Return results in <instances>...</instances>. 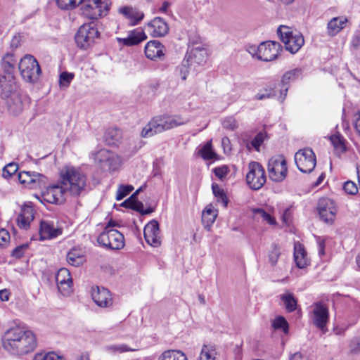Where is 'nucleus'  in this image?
Instances as JSON below:
<instances>
[{"label": "nucleus", "instance_id": "f257e3e1", "mask_svg": "<svg viewBox=\"0 0 360 360\" xmlns=\"http://www.w3.org/2000/svg\"><path fill=\"white\" fill-rule=\"evenodd\" d=\"M60 181L51 184L42 192L43 199L52 204H60L65 200V194L78 197L86 192V176L78 168L65 167L60 172Z\"/></svg>", "mask_w": 360, "mask_h": 360}, {"label": "nucleus", "instance_id": "f03ea898", "mask_svg": "<svg viewBox=\"0 0 360 360\" xmlns=\"http://www.w3.org/2000/svg\"><path fill=\"white\" fill-rule=\"evenodd\" d=\"M35 334L25 326H15L6 330L2 338V346L13 355H24L37 347Z\"/></svg>", "mask_w": 360, "mask_h": 360}, {"label": "nucleus", "instance_id": "7ed1b4c3", "mask_svg": "<svg viewBox=\"0 0 360 360\" xmlns=\"http://www.w3.org/2000/svg\"><path fill=\"white\" fill-rule=\"evenodd\" d=\"M188 120L181 115H162L154 117L143 129L141 136L143 138L151 137L157 134L184 125Z\"/></svg>", "mask_w": 360, "mask_h": 360}, {"label": "nucleus", "instance_id": "20e7f679", "mask_svg": "<svg viewBox=\"0 0 360 360\" xmlns=\"http://www.w3.org/2000/svg\"><path fill=\"white\" fill-rule=\"evenodd\" d=\"M279 39L285 44V48L291 53H297L304 44L302 34L292 28L281 25L277 30Z\"/></svg>", "mask_w": 360, "mask_h": 360}, {"label": "nucleus", "instance_id": "39448f33", "mask_svg": "<svg viewBox=\"0 0 360 360\" xmlns=\"http://www.w3.org/2000/svg\"><path fill=\"white\" fill-rule=\"evenodd\" d=\"M82 14L89 19H97L105 15L110 8L109 0H82Z\"/></svg>", "mask_w": 360, "mask_h": 360}, {"label": "nucleus", "instance_id": "423d86ee", "mask_svg": "<svg viewBox=\"0 0 360 360\" xmlns=\"http://www.w3.org/2000/svg\"><path fill=\"white\" fill-rule=\"evenodd\" d=\"M18 68L23 79L30 83L36 82L41 73L37 59L32 55H25L21 58Z\"/></svg>", "mask_w": 360, "mask_h": 360}, {"label": "nucleus", "instance_id": "0eeeda50", "mask_svg": "<svg viewBox=\"0 0 360 360\" xmlns=\"http://www.w3.org/2000/svg\"><path fill=\"white\" fill-rule=\"evenodd\" d=\"M100 33L94 22L82 25L75 34V42L79 48L86 50L98 38Z\"/></svg>", "mask_w": 360, "mask_h": 360}, {"label": "nucleus", "instance_id": "6e6552de", "mask_svg": "<svg viewBox=\"0 0 360 360\" xmlns=\"http://www.w3.org/2000/svg\"><path fill=\"white\" fill-rule=\"evenodd\" d=\"M248 172L245 180L248 186L252 190H259L266 181L265 170L262 165L257 162H250L248 164Z\"/></svg>", "mask_w": 360, "mask_h": 360}, {"label": "nucleus", "instance_id": "1a4fd4ad", "mask_svg": "<svg viewBox=\"0 0 360 360\" xmlns=\"http://www.w3.org/2000/svg\"><path fill=\"white\" fill-rule=\"evenodd\" d=\"M97 242L110 250H120L124 246V237L116 229H106L98 236Z\"/></svg>", "mask_w": 360, "mask_h": 360}, {"label": "nucleus", "instance_id": "9d476101", "mask_svg": "<svg viewBox=\"0 0 360 360\" xmlns=\"http://www.w3.org/2000/svg\"><path fill=\"white\" fill-rule=\"evenodd\" d=\"M94 160L104 171L113 172L120 167L121 159L115 153L102 149L94 155Z\"/></svg>", "mask_w": 360, "mask_h": 360}, {"label": "nucleus", "instance_id": "9b49d317", "mask_svg": "<svg viewBox=\"0 0 360 360\" xmlns=\"http://www.w3.org/2000/svg\"><path fill=\"white\" fill-rule=\"evenodd\" d=\"M267 169L269 178L272 181H282L285 178L288 172L285 158L283 155L272 157L268 162Z\"/></svg>", "mask_w": 360, "mask_h": 360}, {"label": "nucleus", "instance_id": "f8f14e48", "mask_svg": "<svg viewBox=\"0 0 360 360\" xmlns=\"http://www.w3.org/2000/svg\"><path fill=\"white\" fill-rule=\"evenodd\" d=\"M295 162L300 172L310 173L316 166V155L311 149L304 148L295 153Z\"/></svg>", "mask_w": 360, "mask_h": 360}, {"label": "nucleus", "instance_id": "ddd939ff", "mask_svg": "<svg viewBox=\"0 0 360 360\" xmlns=\"http://www.w3.org/2000/svg\"><path fill=\"white\" fill-rule=\"evenodd\" d=\"M282 50V46L278 42L273 41L262 42L259 60L266 62L271 61L279 56Z\"/></svg>", "mask_w": 360, "mask_h": 360}, {"label": "nucleus", "instance_id": "4468645a", "mask_svg": "<svg viewBox=\"0 0 360 360\" xmlns=\"http://www.w3.org/2000/svg\"><path fill=\"white\" fill-rule=\"evenodd\" d=\"M318 211L321 219L326 223L333 222L337 209L335 202L330 198H321L318 203Z\"/></svg>", "mask_w": 360, "mask_h": 360}, {"label": "nucleus", "instance_id": "2eb2a0df", "mask_svg": "<svg viewBox=\"0 0 360 360\" xmlns=\"http://www.w3.org/2000/svg\"><path fill=\"white\" fill-rule=\"evenodd\" d=\"M312 321L319 329L324 331L329 319L328 307L321 302H315L313 306Z\"/></svg>", "mask_w": 360, "mask_h": 360}, {"label": "nucleus", "instance_id": "dca6fc26", "mask_svg": "<svg viewBox=\"0 0 360 360\" xmlns=\"http://www.w3.org/2000/svg\"><path fill=\"white\" fill-rule=\"evenodd\" d=\"M17 92L15 78L12 73L0 76V96L3 99L8 98Z\"/></svg>", "mask_w": 360, "mask_h": 360}, {"label": "nucleus", "instance_id": "f3484780", "mask_svg": "<svg viewBox=\"0 0 360 360\" xmlns=\"http://www.w3.org/2000/svg\"><path fill=\"white\" fill-rule=\"evenodd\" d=\"M63 229L58 227L53 221L41 220L39 225V237L41 240L55 238L60 236Z\"/></svg>", "mask_w": 360, "mask_h": 360}, {"label": "nucleus", "instance_id": "a211bd4d", "mask_svg": "<svg viewBox=\"0 0 360 360\" xmlns=\"http://www.w3.org/2000/svg\"><path fill=\"white\" fill-rule=\"evenodd\" d=\"M143 235L146 242L151 246L158 247L161 244L159 224L157 221L153 220L146 225Z\"/></svg>", "mask_w": 360, "mask_h": 360}, {"label": "nucleus", "instance_id": "6ab92c4d", "mask_svg": "<svg viewBox=\"0 0 360 360\" xmlns=\"http://www.w3.org/2000/svg\"><path fill=\"white\" fill-rule=\"evenodd\" d=\"M146 56L152 60H162L166 52L165 46L158 40H150L145 46Z\"/></svg>", "mask_w": 360, "mask_h": 360}, {"label": "nucleus", "instance_id": "aec40b11", "mask_svg": "<svg viewBox=\"0 0 360 360\" xmlns=\"http://www.w3.org/2000/svg\"><path fill=\"white\" fill-rule=\"evenodd\" d=\"M56 281L59 291L63 295H68L70 293L72 281L69 270L65 268L59 269L56 276Z\"/></svg>", "mask_w": 360, "mask_h": 360}, {"label": "nucleus", "instance_id": "412c9836", "mask_svg": "<svg viewBox=\"0 0 360 360\" xmlns=\"http://www.w3.org/2000/svg\"><path fill=\"white\" fill-rule=\"evenodd\" d=\"M149 34L153 37H162L169 32V26L165 20L160 17H156L147 25Z\"/></svg>", "mask_w": 360, "mask_h": 360}, {"label": "nucleus", "instance_id": "4be33fe9", "mask_svg": "<svg viewBox=\"0 0 360 360\" xmlns=\"http://www.w3.org/2000/svg\"><path fill=\"white\" fill-rule=\"evenodd\" d=\"M94 302L101 307H109L112 304V297L110 292L105 288L96 287L91 294Z\"/></svg>", "mask_w": 360, "mask_h": 360}, {"label": "nucleus", "instance_id": "5701e85b", "mask_svg": "<svg viewBox=\"0 0 360 360\" xmlns=\"http://www.w3.org/2000/svg\"><path fill=\"white\" fill-rule=\"evenodd\" d=\"M208 54L205 48L198 46L189 49L186 55L185 58L191 63H196L198 65H203L206 63Z\"/></svg>", "mask_w": 360, "mask_h": 360}, {"label": "nucleus", "instance_id": "b1692460", "mask_svg": "<svg viewBox=\"0 0 360 360\" xmlns=\"http://www.w3.org/2000/svg\"><path fill=\"white\" fill-rule=\"evenodd\" d=\"M147 37L144 32L140 29H136L130 32L126 38H117L120 44L126 46H132L140 44L146 39Z\"/></svg>", "mask_w": 360, "mask_h": 360}, {"label": "nucleus", "instance_id": "393cba45", "mask_svg": "<svg viewBox=\"0 0 360 360\" xmlns=\"http://www.w3.org/2000/svg\"><path fill=\"white\" fill-rule=\"evenodd\" d=\"M34 218V208L31 205H25L22 207L20 213L18 216V225L21 229H27Z\"/></svg>", "mask_w": 360, "mask_h": 360}, {"label": "nucleus", "instance_id": "a878e982", "mask_svg": "<svg viewBox=\"0 0 360 360\" xmlns=\"http://www.w3.org/2000/svg\"><path fill=\"white\" fill-rule=\"evenodd\" d=\"M122 206L137 211L143 215L150 214L153 211L151 208L143 209V203L137 200L136 193H133L128 199L124 200L122 203Z\"/></svg>", "mask_w": 360, "mask_h": 360}, {"label": "nucleus", "instance_id": "bb28decb", "mask_svg": "<svg viewBox=\"0 0 360 360\" xmlns=\"http://www.w3.org/2000/svg\"><path fill=\"white\" fill-rule=\"evenodd\" d=\"M294 259L296 266L300 269H303L309 264L307 252L303 245L300 243H295L294 245Z\"/></svg>", "mask_w": 360, "mask_h": 360}, {"label": "nucleus", "instance_id": "cd10ccee", "mask_svg": "<svg viewBox=\"0 0 360 360\" xmlns=\"http://www.w3.org/2000/svg\"><path fill=\"white\" fill-rule=\"evenodd\" d=\"M119 11L126 18L130 19L132 25H136L144 17L143 12L129 6L120 8Z\"/></svg>", "mask_w": 360, "mask_h": 360}, {"label": "nucleus", "instance_id": "c85d7f7f", "mask_svg": "<svg viewBox=\"0 0 360 360\" xmlns=\"http://www.w3.org/2000/svg\"><path fill=\"white\" fill-rule=\"evenodd\" d=\"M67 262L73 266H79L85 262V257L80 249L72 248L67 255Z\"/></svg>", "mask_w": 360, "mask_h": 360}, {"label": "nucleus", "instance_id": "c756f323", "mask_svg": "<svg viewBox=\"0 0 360 360\" xmlns=\"http://www.w3.org/2000/svg\"><path fill=\"white\" fill-rule=\"evenodd\" d=\"M347 19L344 17H336L331 19L328 23V31L330 35H335L345 26Z\"/></svg>", "mask_w": 360, "mask_h": 360}, {"label": "nucleus", "instance_id": "7c9ffc66", "mask_svg": "<svg viewBox=\"0 0 360 360\" xmlns=\"http://www.w3.org/2000/svg\"><path fill=\"white\" fill-rule=\"evenodd\" d=\"M8 99L7 103L9 110L15 115L20 113L22 110V102L18 93H15Z\"/></svg>", "mask_w": 360, "mask_h": 360}, {"label": "nucleus", "instance_id": "2f4dec72", "mask_svg": "<svg viewBox=\"0 0 360 360\" xmlns=\"http://www.w3.org/2000/svg\"><path fill=\"white\" fill-rule=\"evenodd\" d=\"M51 185L47 184V177L40 173H34L32 181L29 185L30 189H47ZM45 190L44 191H46Z\"/></svg>", "mask_w": 360, "mask_h": 360}, {"label": "nucleus", "instance_id": "473e14b6", "mask_svg": "<svg viewBox=\"0 0 360 360\" xmlns=\"http://www.w3.org/2000/svg\"><path fill=\"white\" fill-rule=\"evenodd\" d=\"M158 360H187L186 354L180 350L169 349L158 357Z\"/></svg>", "mask_w": 360, "mask_h": 360}, {"label": "nucleus", "instance_id": "72a5a7b5", "mask_svg": "<svg viewBox=\"0 0 360 360\" xmlns=\"http://www.w3.org/2000/svg\"><path fill=\"white\" fill-rule=\"evenodd\" d=\"M281 300L288 312H292L297 309V301L291 292L281 295Z\"/></svg>", "mask_w": 360, "mask_h": 360}, {"label": "nucleus", "instance_id": "f704fd0d", "mask_svg": "<svg viewBox=\"0 0 360 360\" xmlns=\"http://www.w3.org/2000/svg\"><path fill=\"white\" fill-rule=\"evenodd\" d=\"M15 63L16 59L15 58L13 54L9 53L5 54V56L2 58L1 63L2 68H4V74H13Z\"/></svg>", "mask_w": 360, "mask_h": 360}, {"label": "nucleus", "instance_id": "c9c22d12", "mask_svg": "<svg viewBox=\"0 0 360 360\" xmlns=\"http://www.w3.org/2000/svg\"><path fill=\"white\" fill-rule=\"evenodd\" d=\"M121 134L117 129H108L104 135V139L108 145H115L120 139Z\"/></svg>", "mask_w": 360, "mask_h": 360}, {"label": "nucleus", "instance_id": "e433bc0d", "mask_svg": "<svg viewBox=\"0 0 360 360\" xmlns=\"http://www.w3.org/2000/svg\"><path fill=\"white\" fill-rule=\"evenodd\" d=\"M302 75V70L300 68H295L286 72L282 77L281 84L283 86L288 85L291 82H294L298 79Z\"/></svg>", "mask_w": 360, "mask_h": 360}, {"label": "nucleus", "instance_id": "4c0bfd02", "mask_svg": "<svg viewBox=\"0 0 360 360\" xmlns=\"http://www.w3.org/2000/svg\"><path fill=\"white\" fill-rule=\"evenodd\" d=\"M216 217L217 213L214 210L205 208L202 214V221L205 227H210L214 222Z\"/></svg>", "mask_w": 360, "mask_h": 360}, {"label": "nucleus", "instance_id": "58836bf2", "mask_svg": "<svg viewBox=\"0 0 360 360\" xmlns=\"http://www.w3.org/2000/svg\"><path fill=\"white\" fill-rule=\"evenodd\" d=\"M254 217L257 219H262L271 225L276 224L275 219L263 209L257 208L253 210Z\"/></svg>", "mask_w": 360, "mask_h": 360}, {"label": "nucleus", "instance_id": "ea45409f", "mask_svg": "<svg viewBox=\"0 0 360 360\" xmlns=\"http://www.w3.org/2000/svg\"><path fill=\"white\" fill-rule=\"evenodd\" d=\"M212 189L214 196L217 198V201L221 202L222 205L226 207L228 205V199L224 190L217 184H213L212 185Z\"/></svg>", "mask_w": 360, "mask_h": 360}, {"label": "nucleus", "instance_id": "a19ab883", "mask_svg": "<svg viewBox=\"0 0 360 360\" xmlns=\"http://www.w3.org/2000/svg\"><path fill=\"white\" fill-rule=\"evenodd\" d=\"M191 65V63L186 58H184L181 64L176 68L175 74L179 76L182 80H186L188 77L189 72V67Z\"/></svg>", "mask_w": 360, "mask_h": 360}, {"label": "nucleus", "instance_id": "79ce46f5", "mask_svg": "<svg viewBox=\"0 0 360 360\" xmlns=\"http://www.w3.org/2000/svg\"><path fill=\"white\" fill-rule=\"evenodd\" d=\"M199 153L204 160H212L217 156L212 150V141H208L200 150Z\"/></svg>", "mask_w": 360, "mask_h": 360}, {"label": "nucleus", "instance_id": "37998d69", "mask_svg": "<svg viewBox=\"0 0 360 360\" xmlns=\"http://www.w3.org/2000/svg\"><path fill=\"white\" fill-rule=\"evenodd\" d=\"M216 351L213 346H202L200 360H215Z\"/></svg>", "mask_w": 360, "mask_h": 360}, {"label": "nucleus", "instance_id": "c03bdc74", "mask_svg": "<svg viewBox=\"0 0 360 360\" xmlns=\"http://www.w3.org/2000/svg\"><path fill=\"white\" fill-rule=\"evenodd\" d=\"M330 141L335 150L340 151V153L346 151L345 140L340 134L331 136Z\"/></svg>", "mask_w": 360, "mask_h": 360}, {"label": "nucleus", "instance_id": "a18cd8bd", "mask_svg": "<svg viewBox=\"0 0 360 360\" xmlns=\"http://www.w3.org/2000/svg\"><path fill=\"white\" fill-rule=\"evenodd\" d=\"M272 327L275 330H282L285 334H287L289 330L288 323L283 316L276 317L272 322Z\"/></svg>", "mask_w": 360, "mask_h": 360}, {"label": "nucleus", "instance_id": "49530a36", "mask_svg": "<svg viewBox=\"0 0 360 360\" xmlns=\"http://www.w3.org/2000/svg\"><path fill=\"white\" fill-rule=\"evenodd\" d=\"M281 255L280 248L276 244H273L269 251L268 259L271 266H275Z\"/></svg>", "mask_w": 360, "mask_h": 360}, {"label": "nucleus", "instance_id": "de8ad7c7", "mask_svg": "<svg viewBox=\"0 0 360 360\" xmlns=\"http://www.w3.org/2000/svg\"><path fill=\"white\" fill-rule=\"evenodd\" d=\"M277 96V92L275 88L265 89L258 92L255 96L254 99L261 101L266 98H274Z\"/></svg>", "mask_w": 360, "mask_h": 360}, {"label": "nucleus", "instance_id": "09e8293b", "mask_svg": "<svg viewBox=\"0 0 360 360\" xmlns=\"http://www.w3.org/2000/svg\"><path fill=\"white\" fill-rule=\"evenodd\" d=\"M106 351L111 353H123L126 352L130 351H136V349H131L127 345L121 344V345H110L105 347Z\"/></svg>", "mask_w": 360, "mask_h": 360}, {"label": "nucleus", "instance_id": "8fccbe9b", "mask_svg": "<svg viewBox=\"0 0 360 360\" xmlns=\"http://www.w3.org/2000/svg\"><path fill=\"white\" fill-rule=\"evenodd\" d=\"M134 190L131 185H120L116 193V200H121Z\"/></svg>", "mask_w": 360, "mask_h": 360}, {"label": "nucleus", "instance_id": "3c124183", "mask_svg": "<svg viewBox=\"0 0 360 360\" xmlns=\"http://www.w3.org/2000/svg\"><path fill=\"white\" fill-rule=\"evenodd\" d=\"M82 0H56L58 6L64 10L72 9L80 4Z\"/></svg>", "mask_w": 360, "mask_h": 360}, {"label": "nucleus", "instance_id": "603ef678", "mask_svg": "<svg viewBox=\"0 0 360 360\" xmlns=\"http://www.w3.org/2000/svg\"><path fill=\"white\" fill-rule=\"evenodd\" d=\"M349 352L350 354L355 355L360 353V336L354 337L349 343Z\"/></svg>", "mask_w": 360, "mask_h": 360}, {"label": "nucleus", "instance_id": "864d4df0", "mask_svg": "<svg viewBox=\"0 0 360 360\" xmlns=\"http://www.w3.org/2000/svg\"><path fill=\"white\" fill-rule=\"evenodd\" d=\"M18 169V165L17 163L11 162L6 165L2 171V176L6 179L10 178L13 174H14Z\"/></svg>", "mask_w": 360, "mask_h": 360}, {"label": "nucleus", "instance_id": "5fc2aeb1", "mask_svg": "<svg viewBox=\"0 0 360 360\" xmlns=\"http://www.w3.org/2000/svg\"><path fill=\"white\" fill-rule=\"evenodd\" d=\"M34 172H21L18 174V179L20 184H24L25 186L29 187V185L32 181V178L34 174Z\"/></svg>", "mask_w": 360, "mask_h": 360}, {"label": "nucleus", "instance_id": "6e6d98bb", "mask_svg": "<svg viewBox=\"0 0 360 360\" xmlns=\"http://www.w3.org/2000/svg\"><path fill=\"white\" fill-rule=\"evenodd\" d=\"M73 78H74V74L69 73L67 72H62L60 75V79H59L60 85L61 86L68 87L70 85L72 80L73 79Z\"/></svg>", "mask_w": 360, "mask_h": 360}, {"label": "nucleus", "instance_id": "4d7b16f0", "mask_svg": "<svg viewBox=\"0 0 360 360\" xmlns=\"http://www.w3.org/2000/svg\"><path fill=\"white\" fill-rule=\"evenodd\" d=\"M266 136V134L264 131L258 133L251 141V145L257 151L259 150V147L262 144Z\"/></svg>", "mask_w": 360, "mask_h": 360}, {"label": "nucleus", "instance_id": "13d9d810", "mask_svg": "<svg viewBox=\"0 0 360 360\" xmlns=\"http://www.w3.org/2000/svg\"><path fill=\"white\" fill-rule=\"evenodd\" d=\"M35 360H65L62 356L55 352H49L46 354H38L34 357Z\"/></svg>", "mask_w": 360, "mask_h": 360}, {"label": "nucleus", "instance_id": "bf43d9fd", "mask_svg": "<svg viewBox=\"0 0 360 360\" xmlns=\"http://www.w3.org/2000/svg\"><path fill=\"white\" fill-rule=\"evenodd\" d=\"M343 189L345 193L350 195H354L358 192V188L356 185L351 181H347L345 183Z\"/></svg>", "mask_w": 360, "mask_h": 360}, {"label": "nucleus", "instance_id": "052dcab7", "mask_svg": "<svg viewBox=\"0 0 360 360\" xmlns=\"http://www.w3.org/2000/svg\"><path fill=\"white\" fill-rule=\"evenodd\" d=\"M29 245L27 243L20 245L16 247L12 252V256L16 258H20L23 256L25 252L28 249Z\"/></svg>", "mask_w": 360, "mask_h": 360}, {"label": "nucleus", "instance_id": "680f3d73", "mask_svg": "<svg viewBox=\"0 0 360 360\" xmlns=\"http://www.w3.org/2000/svg\"><path fill=\"white\" fill-rule=\"evenodd\" d=\"M222 124L225 129H231V130H233L237 127V122L235 120V118H233V117H226L224 120Z\"/></svg>", "mask_w": 360, "mask_h": 360}, {"label": "nucleus", "instance_id": "e2e57ef3", "mask_svg": "<svg viewBox=\"0 0 360 360\" xmlns=\"http://www.w3.org/2000/svg\"><path fill=\"white\" fill-rule=\"evenodd\" d=\"M214 172L219 179H222L227 175L229 169L226 166L218 167L214 169Z\"/></svg>", "mask_w": 360, "mask_h": 360}, {"label": "nucleus", "instance_id": "0e129e2a", "mask_svg": "<svg viewBox=\"0 0 360 360\" xmlns=\"http://www.w3.org/2000/svg\"><path fill=\"white\" fill-rule=\"evenodd\" d=\"M246 50L253 57H256L257 59H259L260 44L257 46L252 44L248 45L246 47Z\"/></svg>", "mask_w": 360, "mask_h": 360}, {"label": "nucleus", "instance_id": "69168bd1", "mask_svg": "<svg viewBox=\"0 0 360 360\" xmlns=\"http://www.w3.org/2000/svg\"><path fill=\"white\" fill-rule=\"evenodd\" d=\"M10 239L9 233L5 229L0 230V246L6 245Z\"/></svg>", "mask_w": 360, "mask_h": 360}, {"label": "nucleus", "instance_id": "338daca9", "mask_svg": "<svg viewBox=\"0 0 360 360\" xmlns=\"http://www.w3.org/2000/svg\"><path fill=\"white\" fill-rule=\"evenodd\" d=\"M318 244L319 255L323 256L325 255V239L318 237L316 240Z\"/></svg>", "mask_w": 360, "mask_h": 360}, {"label": "nucleus", "instance_id": "774afa93", "mask_svg": "<svg viewBox=\"0 0 360 360\" xmlns=\"http://www.w3.org/2000/svg\"><path fill=\"white\" fill-rule=\"evenodd\" d=\"M354 128H355L356 132L360 136V110L358 111L354 115Z\"/></svg>", "mask_w": 360, "mask_h": 360}]
</instances>
